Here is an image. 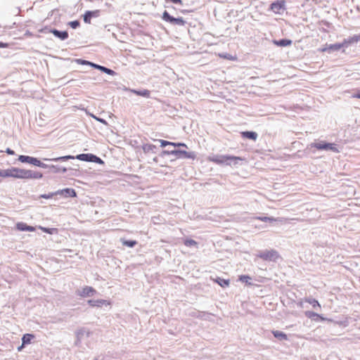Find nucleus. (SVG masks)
<instances>
[{"instance_id":"f257e3e1","label":"nucleus","mask_w":360,"mask_h":360,"mask_svg":"<svg viewBox=\"0 0 360 360\" xmlns=\"http://www.w3.org/2000/svg\"><path fill=\"white\" fill-rule=\"evenodd\" d=\"M9 177L21 179H40L43 177V174L31 169L11 167L9 168Z\"/></svg>"},{"instance_id":"f03ea898","label":"nucleus","mask_w":360,"mask_h":360,"mask_svg":"<svg viewBox=\"0 0 360 360\" xmlns=\"http://www.w3.org/2000/svg\"><path fill=\"white\" fill-rule=\"evenodd\" d=\"M209 160L217 165H236L242 158L230 155H214L209 157Z\"/></svg>"},{"instance_id":"7ed1b4c3","label":"nucleus","mask_w":360,"mask_h":360,"mask_svg":"<svg viewBox=\"0 0 360 360\" xmlns=\"http://www.w3.org/2000/svg\"><path fill=\"white\" fill-rule=\"evenodd\" d=\"M309 146L311 148H315L319 150H330L334 153L339 152V150L337 148V145L334 143L320 141L319 143H311Z\"/></svg>"},{"instance_id":"20e7f679","label":"nucleus","mask_w":360,"mask_h":360,"mask_svg":"<svg viewBox=\"0 0 360 360\" xmlns=\"http://www.w3.org/2000/svg\"><path fill=\"white\" fill-rule=\"evenodd\" d=\"M162 18L165 22H169L173 25L184 26L186 25V21L183 18H174L167 11L163 12Z\"/></svg>"},{"instance_id":"39448f33","label":"nucleus","mask_w":360,"mask_h":360,"mask_svg":"<svg viewBox=\"0 0 360 360\" xmlns=\"http://www.w3.org/2000/svg\"><path fill=\"white\" fill-rule=\"evenodd\" d=\"M257 257L265 261H276L279 257V255L276 250H266L264 251H259L258 254H257Z\"/></svg>"},{"instance_id":"423d86ee","label":"nucleus","mask_w":360,"mask_h":360,"mask_svg":"<svg viewBox=\"0 0 360 360\" xmlns=\"http://www.w3.org/2000/svg\"><path fill=\"white\" fill-rule=\"evenodd\" d=\"M172 155H174L176 158H184V159H192L194 160L196 158L195 152H187L184 150L174 149L172 150Z\"/></svg>"},{"instance_id":"0eeeda50","label":"nucleus","mask_w":360,"mask_h":360,"mask_svg":"<svg viewBox=\"0 0 360 360\" xmlns=\"http://www.w3.org/2000/svg\"><path fill=\"white\" fill-rule=\"evenodd\" d=\"M269 9L276 14H281L285 9V1L284 0H277L270 4Z\"/></svg>"},{"instance_id":"6e6552de","label":"nucleus","mask_w":360,"mask_h":360,"mask_svg":"<svg viewBox=\"0 0 360 360\" xmlns=\"http://www.w3.org/2000/svg\"><path fill=\"white\" fill-rule=\"evenodd\" d=\"M96 293V290L91 286H85L82 290L76 291L77 295L82 297H92Z\"/></svg>"},{"instance_id":"1a4fd4ad","label":"nucleus","mask_w":360,"mask_h":360,"mask_svg":"<svg viewBox=\"0 0 360 360\" xmlns=\"http://www.w3.org/2000/svg\"><path fill=\"white\" fill-rule=\"evenodd\" d=\"M342 48H344L342 42V43H335L333 44H326V45L323 48L321 49V51L328 52V53H331L335 51H338Z\"/></svg>"},{"instance_id":"9d476101","label":"nucleus","mask_w":360,"mask_h":360,"mask_svg":"<svg viewBox=\"0 0 360 360\" xmlns=\"http://www.w3.org/2000/svg\"><path fill=\"white\" fill-rule=\"evenodd\" d=\"M45 30H49V32L52 33L56 37L60 40H65L68 38V32L67 31H60L55 28H49L45 27Z\"/></svg>"},{"instance_id":"9b49d317","label":"nucleus","mask_w":360,"mask_h":360,"mask_svg":"<svg viewBox=\"0 0 360 360\" xmlns=\"http://www.w3.org/2000/svg\"><path fill=\"white\" fill-rule=\"evenodd\" d=\"M100 10L86 11L83 15V20L85 23L90 24L92 18H98L100 15Z\"/></svg>"},{"instance_id":"f8f14e48","label":"nucleus","mask_w":360,"mask_h":360,"mask_svg":"<svg viewBox=\"0 0 360 360\" xmlns=\"http://www.w3.org/2000/svg\"><path fill=\"white\" fill-rule=\"evenodd\" d=\"M55 194L56 195H64L65 197H71L74 198L77 196V193L75 189L70 188H66L62 190H58V191L55 192Z\"/></svg>"},{"instance_id":"ddd939ff","label":"nucleus","mask_w":360,"mask_h":360,"mask_svg":"<svg viewBox=\"0 0 360 360\" xmlns=\"http://www.w3.org/2000/svg\"><path fill=\"white\" fill-rule=\"evenodd\" d=\"M87 303L91 307H101L103 305L108 306L110 304V302L106 300H89L87 301Z\"/></svg>"},{"instance_id":"4468645a","label":"nucleus","mask_w":360,"mask_h":360,"mask_svg":"<svg viewBox=\"0 0 360 360\" xmlns=\"http://www.w3.org/2000/svg\"><path fill=\"white\" fill-rule=\"evenodd\" d=\"M18 160L22 163H28L35 166L38 160V158L29 155H19Z\"/></svg>"},{"instance_id":"2eb2a0df","label":"nucleus","mask_w":360,"mask_h":360,"mask_svg":"<svg viewBox=\"0 0 360 360\" xmlns=\"http://www.w3.org/2000/svg\"><path fill=\"white\" fill-rule=\"evenodd\" d=\"M359 41H360V34L354 35L352 37L344 39L342 41V44L344 47L347 48L349 45L357 43Z\"/></svg>"},{"instance_id":"dca6fc26","label":"nucleus","mask_w":360,"mask_h":360,"mask_svg":"<svg viewBox=\"0 0 360 360\" xmlns=\"http://www.w3.org/2000/svg\"><path fill=\"white\" fill-rule=\"evenodd\" d=\"M76 159L75 156L68 155L60 157L52 158H44V160L48 162H65L69 160Z\"/></svg>"},{"instance_id":"f3484780","label":"nucleus","mask_w":360,"mask_h":360,"mask_svg":"<svg viewBox=\"0 0 360 360\" xmlns=\"http://www.w3.org/2000/svg\"><path fill=\"white\" fill-rule=\"evenodd\" d=\"M16 229L20 231H34L35 227L29 226L24 222H18L16 224Z\"/></svg>"},{"instance_id":"a211bd4d","label":"nucleus","mask_w":360,"mask_h":360,"mask_svg":"<svg viewBox=\"0 0 360 360\" xmlns=\"http://www.w3.org/2000/svg\"><path fill=\"white\" fill-rule=\"evenodd\" d=\"M34 338V335L26 333L22 337V345L18 347V350H21V349L26 345L30 344L32 339Z\"/></svg>"},{"instance_id":"6ab92c4d","label":"nucleus","mask_w":360,"mask_h":360,"mask_svg":"<svg viewBox=\"0 0 360 360\" xmlns=\"http://www.w3.org/2000/svg\"><path fill=\"white\" fill-rule=\"evenodd\" d=\"M292 40L288 39H278V40H276V39L273 40L274 44L276 45L277 46H281V47L290 46L292 44Z\"/></svg>"},{"instance_id":"aec40b11","label":"nucleus","mask_w":360,"mask_h":360,"mask_svg":"<svg viewBox=\"0 0 360 360\" xmlns=\"http://www.w3.org/2000/svg\"><path fill=\"white\" fill-rule=\"evenodd\" d=\"M93 68L95 69L99 70L101 72L106 73L107 75H114L116 74V72L114 70H112L110 68H108L105 66L96 64V63H94V65H93Z\"/></svg>"},{"instance_id":"412c9836","label":"nucleus","mask_w":360,"mask_h":360,"mask_svg":"<svg viewBox=\"0 0 360 360\" xmlns=\"http://www.w3.org/2000/svg\"><path fill=\"white\" fill-rule=\"evenodd\" d=\"M241 136L244 139L255 141L258 136L255 131H245L241 132Z\"/></svg>"},{"instance_id":"4be33fe9","label":"nucleus","mask_w":360,"mask_h":360,"mask_svg":"<svg viewBox=\"0 0 360 360\" xmlns=\"http://www.w3.org/2000/svg\"><path fill=\"white\" fill-rule=\"evenodd\" d=\"M129 91L131 93H133L137 96H143L145 98H149L150 96V91L148 89H141V90L129 89Z\"/></svg>"},{"instance_id":"5701e85b","label":"nucleus","mask_w":360,"mask_h":360,"mask_svg":"<svg viewBox=\"0 0 360 360\" xmlns=\"http://www.w3.org/2000/svg\"><path fill=\"white\" fill-rule=\"evenodd\" d=\"M142 150L144 153H156L157 147L153 144L146 143L143 145Z\"/></svg>"},{"instance_id":"b1692460","label":"nucleus","mask_w":360,"mask_h":360,"mask_svg":"<svg viewBox=\"0 0 360 360\" xmlns=\"http://www.w3.org/2000/svg\"><path fill=\"white\" fill-rule=\"evenodd\" d=\"M92 157H93V154H91V153H81V154H79L75 156L76 159H77L79 160L89 162H92V160H93Z\"/></svg>"},{"instance_id":"393cba45","label":"nucleus","mask_w":360,"mask_h":360,"mask_svg":"<svg viewBox=\"0 0 360 360\" xmlns=\"http://www.w3.org/2000/svg\"><path fill=\"white\" fill-rule=\"evenodd\" d=\"M305 316L309 318V319H311L312 320H314V321H317L318 319H322L323 320L324 319L321 316L319 315V314L314 312V311H305Z\"/></svg>"},{"instance_id":"a878e982","label":"nucleus","mask_w":360,"mask_h":360,"mask_svg":"<svg viewBox=\"0 0 360 360\" xmlns=\"http://www.w3.org/2000/svg\"><path fill=\"white\" fill-rule=\"evenodd\" d=\"M272 333L274 335V336L277 338L278 340H288V335L282 332V331H280V330H273L272 331Z\"/></svg>"},{"instance_id":"bb28decb","label":"nucleus","mask_w":360,"mask_h":360,"mask_svg":"<svg viewBox=\"0 0 360 360\" xmlns=\"http://www.w3.org/2000/svg\"><path fill=\"white\" fill-rule=\"evenodd\" d=\"M50 169L53 171L54 173H65L68 171V168L65 167H60L58 165H51L50 167Z\"/></svg>"},{"instance_id":"cd10ccee","label":"nucleus","mask_w":360,"mask_h":360,"mask_svg":"<svg viewBox=\"0 0 360 360\" xmlns=\"http://www.w3.org/2000/svg\"><path fill=\"white\" fill-rule=\"evenodd\" d=\"M215 282L218 283L222 288H226L229 285L230 281L229 279H224L219 277H217L215 280Z\"/></svg>"},{"instance_id":"c85d7f7f","label":"nucleus","mask_w":360,"mask_h":360,"mask_svg":"<svg viewBox=\"0 0 360 360\" xmlns=\"http://www.w3.org/2000/svg\"><path fill=\"white\" fill-rule=\"evenodd\" d=\"M121 242L123 245L129 248H134L137 244V241L134 240H126L122 238Z\"/></svg>"},{"instance_id":"c756f323","label":"nucleus","mask_w":360,"mask_h":360,"mask_svg":"<svg viewBox=\"0 0 360 360\" xmlns=\"http://www.w3.org/2000/svg\"><path fill=\"white\" fill-rule=\"evenodd\" d=\"M256 219H259L262 221L269 222V223H272L274 221H279V219H276V218L271 217H257Z\"/></svg>"},{"instance_id":"7c9ffc66","label":"nucleus","mask_w":360,"mask_h":360,"mask_svg":"<svg viewBox=\"0 0 360 360\" xmlns=\"http://www.w3.org/2000/svg\"><path fill=\"white\" fill-rule=\"evenodd\" d=\"M306 302H308L309 304H310L312 306V307L314 309L321 308V305H320L319 302L314 298H311V297L307 298V299H306Z\"/></svg>"},{"instance_id":"2f4dec72","label":"nucleus","mask_w":360,"mask_h":360,"mask_svg":"<svg viewBox=\"0 0 360 360\" xmlns=\"http://www.w3.org/2000/svg\"><path fill=\"white\" fill-rule=\"evenodd\" d=\"M250 280H252V278L248 275H241L239 276V281L246 283L248 285H252V283L250 282Z\"/></svg>"},{"instance_id":"473e14b6","label":"nucleus","mask_w":360,"mask_h":360,"mask_svg":"<svg viewBox=\"0 0 360 360\" xmlns=\"http://www.w3.org/2000/svg\"><path fill=\"white\" fill-rule=\"evenodd\" d=\"M184 244L187 247L196 246L198 243L191 238H187L184 241Z\"/></svg>"},{"instance_id":"72a5a7b5","label":"nucleus","mask_w":360,"mask_h":360,"mask_svg":"<svg viewBox=\"0 0 360 360\" xmlns=\"http://www.w3.org/2000/svg\"><path fill=\"white\" fill-rule=\"evenodd\" d=\"M68 25L72 29H77L80 25V22L78 20L70 21Z\"/></svg>"},{"instance_id":"f704fd0d","label":"nucleus","mask_w":360,"mask_h":360,"mask_svg":"<svg viewBox=\"0 0 360 360\" xmlns=\"http://www.w3.org/2000/svg\"><path fill=\"white\" fill-rule=\"evenodd\" d=\"M35 166L41 167V168H44V169H50V167H51V165H46V164L41 162L39 159H38Z\"/></svg>"},{"instance_id":"c9c22d12","label":"nucleus","mask_w":360,"mask_h":360,"mask_svg":"<svg viewBox=\"0 0 360 360\" xmlns=\"http://www.w3.org/2000/svg\"><path fill=\"white\" fill-rule=\"evenodd\" d=\"M92 162H95V163H98V164H103L104 162L98 156H96V155H94L93 154V157H92Z\"/></svg>"},{"instance_id":"e433bc0d","label":"nucleus","mask_w":360,"mask_h":360,"mask_svg":"<svg viewBox=\"0 0 360 360\" xmlns=\"http://www.w3.org/2000/svg\"><path fill=\"white\" fill-rule=\"evenodd\" d=\"M0 176L1 177H9V169H0Z\"/></svg>"},{"instance_id":"4c0bfd02","label":"nucleus","mask_w":360,"mask_h":360,"mask_svg":"<svg viewBox=\"0 0 360 360\" xmlns=\"http://www.w3.org/2000/svg\"><path fill=\"white\" fill-rule=\"evenodd\" d=\"M172 146L174 147H184L188 148V146L186 143L181 142H172Z\"/></svg>"},{"instance_id":"58836bf2","label":"nucleus","mask_w":360,"mask_h":360,"mask_svg":"<svg viewBox=\"0 0 360 360\" xmlns=\"http://www.w3.org/2000/svg\"><path fill=\"white\" fill-rule=\"evenodd\" d=\"M158 141L160 143V146L161 147H166L167 146H172V142L171 141H165V140H162V139L158 140Z\"/></svg>"},{"instance_id":"ea45409f","label":"nucleus","mask_w":360,"mask_h":360,"mask_svg":"<svg viewBox=\"0 0 360 360\" xmlns=\"http://www.w3.org/2000/svg\"><path fill=\"white\" fill-rule=\"evenodd\" d=\"M160 155L161 157H165L166 155H172V150H163Z\"/></svg>"},{"instance_id":"a19ab883","label":"nucleus","mask_w":360,"mask_h":360,"mask_svg":"<svg viewBox=\"0 0 360 360\" xmlns=\"http://www.w3.org/2000/svg\"><path fill=\"white\" fill-rule=\"evenodd\" d=\"M92 117L97 121H98L99 122L103 124H105L107 125L108 124V122H106L105 120H104L103 118H101V117H98L96 116H94V115H92Z\"/></svg>"},{"instance_id":"79ce46f5","label":"nucleus","mask_w":360,"mask_h":360,"mask_svg":"<svg viewBox=\"0 0 360 360\" xmlns=\"http://www.w3.org/2000/svg\"><path fill=\"white\" fill-rule=\"evenodd\" d=\"M55 195H56L55 193H51L49 194H43V195H41L40 198L49 199V198H51Z\"/></svg>"},{"instance_id":"37998d69","label":"nucleus","mask_w":360,"mask_h":360,"mask_svg":"<svg viewBox=\"0 0 360 360\" xmlns=\"http://www.w3.org/2000/svg\"><path fill=\"white\" fill-rule=\"evenodd\" d=\"M75 61L79 65H84L86 60L78 58V59H76Z\"/></svg>"},{"instance_id":"c03bdc74","label":"nucleus","mask_w":360,"mask_h":360,"mask_svg":"<svg viewBox=\"0 0 360 360\" xmlns=\"http://www.w3.org/2000/svg\"><path fill=\"white\" fill-rule=\"evenodd\" d=\"M6 153H8V155H15V151H14V150H13L12 149H11V148H8L6 149Z\"/></svg>"},{"instance_id":"a18cd8bd","label":"nucleus","mask_w":360,"mask_h":360,"mask_svg":"<svg viewBox=\"0 0 360 360\" xmlns=\"http://www.w3.org/2000/svg\"><path fill=\"white\" fill-rule=\"evenodd\" d=\"M41 229L43 230L44 232L45 233H52V231L51 229L49 228H41Z\"/></svg>"},{"instance_id":"49530a36","label":"nucleus","mask_w":360,"mask_h":360,"mask_svg":"<svg viewBox=\"0 0 360 360\" xmlns=\"http://www.w3.org/2000/svg\"><path fill=\"white\" fill-rule=\"evenodd\" d=\"M94 65V63L93 62H91V61H89V60H86L85 61V64L84 65H89L91 66V68H93V65Z\"/></svg>"},{"instance_id":"de8ad7c7","label":"nucleus","mask_w":360,"mask_h":360,"mask_svg":"<svg viewBox=\"0 0 360 360\" xmlns=\"http://www.w3.org/2000/svg\"><path fill=\"white\" fill-rule=\"evenodd\" d=\"M8 46L7 43L0 42V48H7Z\"/></svg>"},{"instance_id":"09e8293b","label":"nucleus","mask_w":360,"mask_h":360,"mask_svg":"<svg viewBox=\"0 0 360 360\" xmlns=\"http://www.w3.org/2000/svg\"><path fill=\"white\" fill-rule=\"evenodd\" d=\"M40 32H44V33H49V30H45V27L41 29V30H40Z\"/></svg>"},{"instance_id":"8fccbe9b","label":"nucleus","mask_w":360,"mask_h":360,"mask_svg":"<svg viewBox=\"0 0 360 360\" xmlns=\"http://www.w3.org/2000/svg\"><path fill=\"white\" fill-rule=\"evenodd\" d=\"M153 162H155V163H158V157H155L153 158Z\"/></svg>"},{"instance_id":"3c124183","label":"nucleus","mask_w":360,"mask_h":360,"mask_svg":"<svg viewBox=\"0 0 360 360\" xmlns=\"http://www.w3.org/2000/svg\"><path fill=\"white\" fill-rule=\"evenodd\" d=\"M355 96L358 98H360V91L357 93Z\"/></svg>"},{"instance_id":"603ef678","label":"nucleus","mask_w":360,"mask_h":360,"mask_svg":"<svg viewBox=\"0 0 360 360\" xmlns=\"http://www.w3.org/2000/svg\"><path fill=\"white\" fill-rule=\"evenodd\" d=\"M94 360H98V359H97V358H95Z\"/></svg>"}]
</instances>
